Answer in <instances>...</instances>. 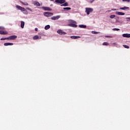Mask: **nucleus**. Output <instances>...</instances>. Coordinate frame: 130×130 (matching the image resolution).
<instances>
[{
  "instance_id": "nucleus-31",
  "label": "nucleus",
  "mask_w": 130,
  "mask_h": 130,
  "mask_svg": "<svg viewBox=\"0 0 130 130\" xmlns=\"http://www.w3.org/2000/svg\"><path fill=\"white\" fill-rule=\"evenodd\" d=\"M92 33V34H97L98 32H96V31H92L91 32Z\"/></svg>"
},
{
  "instance_id": "nucleus-38",
  "label": "nucleus",
  "mask_w": 130,
  "mask_h": 130,
  "mask_svg": "<svg viewBox=\"0 0 130 130\" xmlns=\"http://www.w3.org/2000/svg\"><path fill=\"white\" fill-rule=\"evenodd\" d=\"M127 19H128L129 20H130V17H128Z\"/></svg>"
},
{
  "instance_id": "nucleus-36",
  "label": "nucleus",
  "mask_w": 130,
  "mask_h": 130,
  "mask_svg": "<svg viewBox=\"0 0 130 130\" xmlns=\"http://www.w3.org/2000/svg\"><path fill=\"white\" fill-rule=\"evenodd\" d=\"M112 11H116V9H112Z\"/></svg>"
},
{
  "instance_id": "nucleus-6",
  "label": "nucleus",
  "mask_w": 130,
  "mask_h": 130,
  "mask_svg": "<svg viewBox=\"0 0 130 130\" xmlns=\"http://www.w3.org/2000/svg\"><path fill=\"white\" fill-rule=\"evenodd\" d=\"M17 39V36H11L8 37V40H15Z\"/></svg>"
},
{
  "instance_id": "nucleus-33",
  "label": "nucleus",
  "mask_w": 130,
  "mask_h": 130,
  "mask_svg": "<svg viewBox=\"0 0 130 130\" xmlns=\"http://www.w3.org/2000/svg\"><path fill=\"white\" fill-rule=\"evenodd\" d=\"M106 37H107V38H112V37H111V36H106Z\"/></svg>"
},
{
  "instance_id": "nucleus-13",
  "label": "nucleus",
  "mask_w": 130,
  "mask_h": 130,
  "mask_svg": "<svg viewBox=\"0 0 130 130\" xmlns=\"http://www.w3.org/2000/svg\"><path fill=\"white\" fill-rule=\"evenodd\" d=\"M8 45H14L13 43H4L5 46H8Z\"/></svg>"
},
{
  "instance_id": "nucleus-14",
  "label": "nucleus",
  "mask_w": 130,
  "mask_h": 130,
  "mask_svg": "<svg viewBox=\"0 0 130 130\" xmlns=\"http://www.w3.org/2000/svg\"><path fill=\"white\" fill-rule=\"evenodd\" d=\"M79 28H87V25H85L84 24H81L79 25Z\"/></svg>"
},
{
  "instance_id": "nucleus-32",
  "label": "nucleus",
  "mask_w": 130,
  "mask_h": 130,
  "mask_svg": "<svg viewBox=\"0 0 130 130\" xmlns=\"http://www.w3.org/2000/svg\"><path fill=\"white\" fill-rule=\"evenodd\" d=\"M27 10H28V11H30V12H32V9H31L30 8H26Z\"/></svg>"
},
{
  "instance_id": "nucleus-29",
  "label": "nucleus",
  "mask_w": 130,
  "mask_h": 130,
  "mask_svg": "<svg viewBox=\"0 0 130 130\" xmlns=\"http://www.w3.org/2000/svg\"><path fill=\"white\" fill-rule=\"evenodd\" d=\"M23 12L24 14H25V15H28V11H27L26 10Z\"/></svg>"
},
{
  "instance_id": "nucleus-3",
  "label": "nucleus",
  "mask_w": 130,
  "mask_h": 130,
  "mask_svg": "<svg viewBox=\"0 0 130 130\" xmlns=\"http://www.w3.org/2000/svg\"><path fill=\"white\" fill-rule=\"evenodd\" d=\"M55 3L62 5V4H64V3H66V0H55Z\"/></svg>"
},
{
  "instance_id": "nucleus-40",
  "label": "nucleus",
  "mask_w": 130,
  "mask_h": 130,
  "mask_svg": "<svg viewBox=\"0 0 130 130\" xmlns=\"http://www.w3.org/2000/svg\"><path fill=\"white\" fill-rule=\"evenodd\" d=\"M94 2V1H92L90 2V3H92V2Z\"/></svg>"
},
{
  "instance_id": "nucleus-25",
  "label": "nucleus",
  "mask_w": 130,
  "mask_h": 130,
  "mask_svg": "<svg viewBox=\"0 0 130 130\" xmlns=\"http://www.w3.org/2000/svg\"><path fill=\"white\" fill-rule=\"evenodd\" d=\"M1 40H9L8 38H2L1 39Z\"/></svg>"
},
{
  "instance_id": "nucleus-15",
  "label": "nucleus",
  "mask_w": 130,
  "mask_h": 130,
  "mask_svg": "<svg viewBox=\"0 0 130 130\" xmlns=\"http://www.w3.org/2000/svg\"><path fill=\"white\" fill-rule=\"evenodd\" d=\"M34 4L35 6H38V7H40V3H39V2H34Z\"/></svg>"
},
{
  "instance_id": "nucleus-21",
  "label": "nucleus",
  "mask_w": 130,
  "mask_h": 130,
  "mask_svg": "<svg viewBox=\"0 0 130 130\" xmlns=\"http://www.w3.org/2000/svg\"><path fill=\"white\" fill-rule=\"evenodd\" d=\"M21 4H22V5H24V6H28L29 4H28L27 3H24L23 2H21Z\"/></svg>"
},
{
  "instance_id": "nucleus-11",
  "label": "nucleus",
  "mask_w": 130,
  "mask_h": 130,
  "mask_svg": "<svg viewBox=\"0 0 130 130\" xmlns=\"http://www.w3.org/2000/svg\"><path fill=\"white\" fill-rule=\"evenodd\" d=\"M123 37H126V38H130V34H124L122 35Z\"/></svg>"
},
{
  "instance_id": "nucleus-8",
  "label": "nucleus",
  "mask_w": 130,
  "mask_h": 130,
  "mask_svg": "<svg viewBox=\"0 0 130 130\" xmlns=\"http://www.w3.org/2000/svg\"><path fill=\"white\" fill-rule=\"evenodd\" d=\"M116 15H118L119 16H124L125 15L124 13L121 12L117 11L116 12Z\"/></svg>"
},
{
  "instance_id": "nucleus-10",
  "label": "nucleus",
  "mask_w": 130,
  "mask_h": 130,
  "mask_svg": "<svg viewBox=\"0 0 130 130\" xmlns=\"http://www.w3.org/2000/svg\"><path fill=\"white\" fill-rule=\"evenodd\" d=\"M42 9H44V11H51V9L49 7H43Z\"/></svg>"
},
{
  "instance_id": "nucleus-35",
  "label": "nucleus",
  "mask_w": 130,
  "mask_h": 130,
  "mask_svg": "<svg viewBox=\"0 0 130 130\" xmlns=\"http://www.w3.org/2000/svg\"><path fill=\"white\" fill-rule=\"evenodd\" d=\"M4 29V28L3 27H2V26H0V30H1V29Z\"/></svg>"
},
{
  "instance_id": "nucleus-16",
  "label": "nucleus",
  "mask_w": 130,
  "mask_h": 130,
  "mask_svg": "<svg viewBox=\"0 0 130 130\" xmlns=\"http://www.w3.org/2000/svg\"><path fill=\"white\" fill-rule=\"evenodd\" d=\"M69 6V3L68 2L64 3L63 4L61 5V7H68Z\"/></svg>"
},
{
  "instance_id": "nucleus-20",
  "label": "nucleus",
  "mask_w": 130,
  "mask_h": 130,
  "mask_svg": "<svg viewBox=\"0 0 130 130\" xmlns=\"http://www.w3.org/2000/svg\"><path fill=\"white\" fill-rule=\"evenodd\" d=\"M50 28V25H46L45 27V30H48V29H49Z\"/></svg>"
},
{
  "instance_id": "nucleus-17",
  "label": "nucleus",
  "mask_w": 130,
  "mask_h": 130,
  "mask_svg": "<svg viewBox=\"0 0 130 130\" xmlns=\"http://www.w3.org/2000/svg\"><path fill=\"white\" fill-rule=\"evenodd\" d=\"M24 26H25V22L21 21V28L22 29L24 28Z\"/></svg>"
},
{
  "instance_id": "nucleus-28",
  "label": "nucleus",
  "mask_w": 130,
  "mask_h": 130,
  "mask_svg": "<svg viewBox=\"0 0 130 130\" xmlns=\"http://www.w3.org/2000/svg\"><path fill=\"white\" fill-rule=\"evenodd\" d=\"M119 30H120V29H119V28H113V31H119Z\"/></svg>"
},
{
  "instance_id": "nucleus-27",
  "label": "nucleus",
  "mask_w": 130,
  "mask_h": 130,
  "mask_svg": "<svg viewBox=\"0 0 130 130\" xmlns=\"http://www.w3.org/2000/svg\"><path fill=\"white\" fill-rule=\"evenodd\" d=\"M103 45L107 46V45H109V44L107 42H104L103 43Z\"/></svg>"
},
{
  "instance_id": "nucleus-30",
  "label": "nucleus",
  "mask_w": 130,
  "mask_h": 130,
  "mask_svg": "<svg viewBox=\"0 0 130 130\" xmlns=\"http://www.w3.org/2000/svg\"><path fill=\"white\" fill-rule=\"evenodd\" d=\"M122 2H126L127 3H129L130 0H122Z\"/></svg>"
},
{
  "instance_id": "nucleus-4",
  "label": "nucleus",
  "mask_w": 130,
  "mask_h": 130,
  "mask_svg": "<svg viewBox=\"0 0 130 130\" xmlns=\"http://www.w3.org/2000/svg\"><path fill=\"white\" fill-rule=\"evenodd\" d=\"M16 8H17V9H18V10L21 11V12H24L26 10L24 8L22 7L21 6H19L18 5L16 6Z\"/></svg>"
},
{
  "instance_id": "nucleus-2",
  "label": "nucleus",
  "mask_w": 130,
  "mask_h": 130,
  "mask_svg": "<svg viewBox=\"0 0 130 130\" xmlns=\"http://www.w3.org/2000/svg\"><path fill=\"white\" fill-rule=\"evenodd\" d=\"M44 15H45V17H51V16H53V13L51 12H45L44 13Z\"/></svg>"
},
{
  "instance_id": "nucleus-22",
  "label": "nucleus",
  "mask_w": 130,
  "mask_h": 130,
  "mask_svg": "<svg viewBox=\"0 0 130 130\" xmlns=\"http://www.w3.org/2000/svg\"><path fill=\"white\" fill-rule=\"evenodd\" d=\"M71 27H74V28H77V27H78V25H77V24H71Z\"/></svg>"
},
{
  "instance_id": "nucleus-34",
  "label": "nucleus",
  "mask_w": 130,
  "mask_h": 130,
  "mask_svg": "<svg viewBox=\"0 0 130 130\" xmlns=\"http://www.w3.org/2000/svg\"><path fill=\"white\" fill-rule=\"evenodd\" d=\"M35 30L37 32V31H38V28H36L35 29Z\"/></svg>"
},
{
  "instance_id": "nucleus-1",
  "label": "nucleus",
  "mask_w": 130,
  "mask_h": 130,
  "mask_svg": "<svg viewBox=\"0 0 130 130\" xmlns=\"http://www.w3.org/2000/svg\"><path fill=\"white\" fill-rule=\"evenodd\" d=\"M85 9V12L86 13L87 15H90V13H92V12H93V9L92 8H86Z\"/></svg>"
},
{
  "instance_id": "nucleus-7",
  "label": "nucleus",
  "mask_w": 130,
  "mask_h": 130,
  "mask_svg": "<svg viewBox=\"0 0 130 130\" xmlns=\"http://www.w3.org/2000/svg\"><path fill=\"white\" fill-rule=\"evenodd\" d=\"M59 18H60V16L58 15L56 16H53L51 17V20H54V21H55V20H58Z\"/></svg>"
},
{
  "instance_id": "nucleus-12",
  "label": "nucleus",
  "mask_w": 130,
  "mask_h": 130,
  "mask_svg": "<svg viewBox=\"0 0 130 130\" xmlns=\"http://www.w3.org/2000/svg\"><path fill=\"white\" fill-rule=\"evenodd\" d=\"M70 37L71 38H72V39H78L79 38H81V37L80 36H71Z\"/></svg>"
},
{
  "instance_id": "nucleus-23",
  "label": "nucleus",
  "mask_w": 130,
  "mask_h": 130,
  "mask_svg": "<svg viewBox=\"0 0 130 130\" xmlns=\"http://www.w3.org/2000/svg\"><path fill=\"white\" fill-rule=\"evenodd\" d=\"M63 10H72V9L70 7H65L63 8Z\"/></svg>"
},
{
  "instance_id": "nucleus-26",
  "label": "nucleus",
  "mask_w": 130,
  "mask_h": 130,
  "mask_svg": "<svg viewBox=\"0 0 130 130\" xmlns=\"http://www.w3.org/2000/svg\"><path fill=\"white\" fill-rule=\"evenodd\" d=\"M110 18L111 19H113V18H115V15H110Z\"/></svg>"
},
{
  "instance_id": "nucleus-19",
  "label": "nucleus",
  "mask_w": 130,
  "mask_h": 130,
  "mask_svg": "<svg viewBox=\"0 0 130 130\" xmlns=\"http://www.w3.org/2000/svg\"><path fill=\"white\" fill-rule=\"evenodd\" d=\"M39 38V37L38 35L35 36L33 37L34 40H38Z\"/></svg>"
},
{
  "instance_id": "nucleus-5",
  "label": "nucleus",
  "mask_w": 130,
  "mask_h": 130,
  "mask_svg": "<svg viewBox=\"0 0 130 130\" xmlns=\"http://www.w3.org/2000/svg\"><path fill=\"white\" fill-rule=\"evenodd\" d=\"M57 33H58V34H59L60 35H66V34H67V32H63L62 30L60 29L57 30Z\"/></svg>"
},
{
  "instance_id": "nucleus-9",
  "label": "nucleus",
  "mask_w": 130,
  "mask_h": 130,
  "mask_svg": "<svg viewBox=\"0 0 130 130\" xmlns=\"http://www.w3.org/2000/svg\"><path fill=\"white\" fill-rule=\"evenodd\" d=\"M0 34H1L2 35H7V34H8V32L7 31L0 30Z\"/></svg>"
},
{
  "instance_id": "nucleus-18",
  "label": "nucleus",
  "mask_w": 130,
  "mask_h": 130,
  "mask_svg": "<svg viewBox=\"0 0 130 130\" xmlns=\"http://www.w3.org/2000/svg\"><path fill=\"white\" fill-rule=\"evenodd\" d=\"M128 9H129V8L127 7L120 8V10H127Z\"/></svg>"
},
{
  "instance_id": "nucleus-37",
  "label": "nucleus",
  "mask_w": 130,
  "mask_h": 130,
  "mask_svg": "<svg viewBox=\"0 0 130 130\" xmlns=\"http://www.w3.org/2000/svg\"><path fill=\"white\" fill-rule=\"evenodd\" d=\"M113 44H114V45H117V44L114 43Z\"/></svg>"
},
{
  "instance_id": "nucleus-24",
  "label": "nucleus",
  "mask_w": 130,
  "mask_h": 130,
  "mask_svg": "<svg viewBox=\"0 0 130 130\" xmlns=\"http://www.w3.org/2000/svg\"><path fill=\"white\" fill-rule=\"evenodd\" d=\"M123 47H124L125 48H127V49H128V48H129V46L126 45H123Z\"/></svg>"
},
{
  "instance_id": "nucleus-41",
  "label": "nucleus",
  "mask_w": 130,
  "mask_h": 130,
  "mask_svg": "<svg viewBox=\"0 0 130 130\" xmlns=\"http://www.w3.org/2000/svg\"><path fill=\"white\" fill-rule=\"evenodd\" d=\"M40 39H41V37H40Z\"/></svg>"
},
{
  "instance_id": "nucleus-39",
  "label": "nucleus",
  "mask_w": 130,
  "mask_h": 130,
  "mask_svg": "<svg viewBox=\"0 0 130 130\" xmlns=\"http://www.w3.org/2000/svg\"><path fill=\"white\" fill-rule=\"evenodd\" d=\"M51 1V2H53V1H54V0H50Z\"/></svg>"
}]
</instances>
